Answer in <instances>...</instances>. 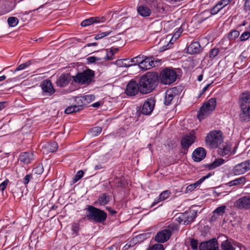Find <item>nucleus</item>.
<instances>
[{"label": "nucleus", "mask_w": 250, "mask_h": 250, "mask_svg": "<svg viewBox=\"0 0 250 250\" xmlns=\"http://www.w3.org/2000/svg\"><path fill=\"white\" fill-rule=\"evenodd\" d=\"M158 76L156 73L148 72L140 79V91L145 94L151 92L157 86Z\"/></svg>", "instance_id": "obj_1"}, {"label": "nucleus", "mask_w": 250, "mask_h": 250, "mask_svg": "<svg viewBox=\"0 0 250 250\" xmlns=\"http://www.w3.org/2000/svg\"><path fill=\"white\" fill-rule=\"evenodd\" d=\"M239 106L240 120L242 121H250V93H243L240 97Z\"/></svg>", "instance_id": "obj_2"}, {"label": "nucleus", "mask_w": 250, "mask_h": 250, "mask_svg": "<svg viewBox=\"0 0 250 250\" xmlns=\"http://www.w3.org/2000/svg\"><path fill=\"white\" fill-rule=\"evenodd\" d=\"M86 209L88 212L86 217L90 221L103 223L107 218V213L104 211L91 205L87 206Z\"/></svg>", "instance_id": "obj_3"}, {"label": "nucleus", "mask_w": 250, "mask_h": 250, "mask_svg": "<svg viewBox=\"0 0 250 250\" xmlns=\"http://www.w3.org/2000/svg\"><path fill=\"white\" fill-rule=\"evenodd\" d=\"M223 140L222 132L219 130H214L207 134L205 138V143L210 148H216L223 143Z\"/></svg>", "instance_id": "obj_4"}, {"label": "nucleus", "mask_w": 250, "mask_h": 250, "mask_svg": "<svg viewBox=\"0 0 250 250\" xmlns=\"http://www.w3.org/2000/svg\"><path fill=\"white\" fill-rule=\"evenodd\" d=\"M216 106V99H210L201 107L197 114L198 118L200 120H202L208 117L215 109Z\"/></svg>", "instance_id": "obj_5"}, {"label": "nucleus", "mask_w": 250, "mask_h": 250, "mask_svg": "<svg viewBox=\"0 0 250 250\" xmlns=\"http://www.w3.org/2000/svg\"><path fill=\"white\" fill-rule=\"evenodd\" d=\"M177 74L173 69L166 68L162 70L160 73V80L164 84L169 85L173 83L177 79Z\"/></svg>", "instance_id": "obj_6"}, {"label": "nucleus", "mask_w": 250, "mask_h": 250, "mask_svg": "<svg viewBox=\"0 0 250 250\" xmlns=\"http://www.w3.org/2000/svg\"><path fill=\"white\" fill-rule=\"evenodd\" d=\"M94 77V71L87 69L83 72L79 73L75 76H73V81L79 84H89Z\"/></svg>", "instance_id": "obj_7"}, {"label": "nucleus", "mask_w": 250, "mask_h": 250, "mask_svg": "<svg viewBox=\"0 0 250 250\" xmlns=\"http://www.w3.org/2000/svg\"><path fill=\"white\" fill-rule=\"evenodd\" d=\"M197 211L195 210H189L184 213H180L175 218V221L179 224H188L193 222L196 217Z\"/></svg>", "instance_id": "obj_8"}, {"label": "nucleus", "mask_w": 250, "mask_h": 250, "mask_svg": "<svg viewBox=\"0 0 250 250\" xmlns=\"http://www.w3.org/2000/svg\"><path fill=\"white\" fill-rule=\"evenodd\" d=\"M195 132L192 130L188 134L184 135L181 139V146L184 153H187L188 148L195 142L196 136Z\"/></svg>", "instance_id": "obj_9"}, {"label": "nucleus", "mask_w": 250, "mask_h": 250, "mask_svg": "<svg viewBox=\"0 0 250 250\" xmlns=\"http://www.w3.org/2000/svg\"><path fill=\"white\" fill-rule=\"evenodd\" d=\"M42 89V94L44 97H50L53 95L56 92L51 82L49 80L43 81L40 84Z\"/></svg>", "instance_id": "obj_10"}, {"label": "nucleus", "mask_w": 250, "mask_h": 250, "mask_svg": "<svg viewBox=\"0 0 250 250\" xmlns=\"http://www.w3.org/2000/svg\"><path fill=\"white\" fill-rule=\"evenodd\" d=\"M155 105L154 98L150 97L145 100L141 110V112L145 115H150L153 111Z\"/></svg>", "instance_id": "obj_11"}, {"label": "nucleus", "mask_w": 250, "mask_h": 250, "mask_svg": "<svg viewBox=\"0 0 250 250\" xmlns=\"http://www.w3.org/2000/svg\"><path fill=\"white\" fill-rule=\"evenodd\" d=\"M221 247L222 250H244V248L231 239L223 241Z\"/></svg>", "instance_id": "obj_12"}, {"label": "nucleus", "mask_w": 250, "mask_h": 250, "mask_svg": "<svg viewBox=\"0 0 250 250\" xmlns=\"http://www.w3.org/2000/svg\"><path fill=\"white\" fill-rule=\"evenodd\" d=\"M219 244L215 239H212L208 242H202L199 246L200 250H220L218 248Z\"/></svg>", "instance_id": "obj_13"}, {"label": "nucleus", "mask_w": 250, "mask_h": 250, "mask_svg": "<svg viewBox=\"0 0 250 250\" xmlns=\"http://www.w3.org/2000/svg\"><path fill=\"white\" fill-rule=\"evenodd\" d=\"M139 91H140V87L135 81H131L126 86L125 93L128 96H135L138 94Z\"/></svg>", "instance_id": "obj_14"}, {"label": "nucleus", "mask_w": 250, "mask_h": 250, "mask_svg": "<svg viewBox=\"0 0 250 250\" xmlns=\"http://www.w3.org/2000/svg\"><path fill=\"white\" fill-rule=\"evenodd\" d=\"M171 236L168 229H165L157 233L155 236V240L158 243H165L169 239Z\"/></svg>", "instance_id": "obj_15"}, {"label": "nucleus", "mask_w": 250, "mask_h": 250, "mask_svg": "<svg viewBox=\"0 0 250 250\" xmlns=\"http://www.w3.org/2000/svg\"><path fill=\"white\" fill-rule=\"evenodd\" d=\"M72 79H73V77L69 74H62L57 79L56 84L58 87H65L69 84Z\"/></svg>", "instance_id": "obj_16"}, {"label": "nucleus", "mask_w": 250, "mask_h": 250, "mask_svg": "<svg viewBox=\"0 0 250 250\" xmlns=\"http://www.w3.org/2000/svg\"><path fill=\"white\" fill-rule=\"evenodd\" d=\"M206 150L204 148L198 147L193 151L192 154V159L195 162H199L206 157Z\"/></svg>", "instance_id": "obj_17"}, {"label": "nucleus", "mask_w": 250, "mask_h": 250, "mask_svg": "<svg viewBox=\"0 0 250 250\" xmlns=\"http://www.w3.org/2000/svg\"><path fill=\"white\" fill-rule=\"evenodd\" d=\"M236 206L240 208L250 209V194L243 196L236 201Z\"/></svg>", "instance_id": "obj_18"}, {"label": "nucleus", "mask_w": 250, "mask_h": 250, "mask_svg": "<svg viewBox=\"0 0 250 250\" xmlns=\"http://www.w3.org/2000/svg\"><path fill=\"white\" fill-rule=\"evenodd\" d=\"M217 148V153L221 156L234 154V153L231 152V145L230 143H225L221 144Z\"/></svg>", "instance_id": "obj_19"}, {"label": "nucleus", "mask_w": 250, "mask_h": 250, "mask_svg": "<svg viewBox=\"0 0 250 250\" xmlns=\"http://www.w3.org/2000/svg\"><path fill=\"white\" fill-rule=\"evenodd\" d=\"M106 21V18L105 17H91L89 19H87L86 20H83L82 22L81 25L82 26L85 27L87 26H89L93 23H99L101 22H104Z\"/></svg>", "instance_id": "obj_20"}, {"label": "nucleus", "mask_w": 250, "mask_h": 250, "mask_svg": "<svg viewBox=\"0 0 250 250\" xmlns=\"http://www.w3.org/2000/svg\"><path fill=\"white\" fill-rule=\"evenodd\" d=\"M248 171L249 170L246 161L236 165L232 169V173L234 175L243 174Z\"/></svg>", "instance_id": "obj_21"}, {"label": "nucleus", "mask_w": 250, "mask_h": 250, "mask_svg": "<svg viewBox=\"0 0 250 250\" xmlns=\"http://www.w3.org/2000/svg\"><path fill=\"white\" fill-rule=\"evenodd\" d=\"M35 158L34 155L32 152H24L21 153L19 157V160L24 164H28Z\"/></svg>", "instance_id": "obj_22"}, {"label": "nucleus", "mask_w": 250, "mask_h": 250, "mask_svg": "<svg viewBox=\"0 0 250 250\" xmlns=\"http://www.w3.org/2000/svg\"><path fill=\"white\" fill-rule=\"evenodd\" d=\"M58 144L55 142L46 143L42 146L43 153L55 152L58 149Z\"/></svg>", "instance_id": "obj_23"}, {"label": "nucleus", "mask_w": 250, "mask_h": 250, "mask_svg": "<svg viewBox=\"0 0 250 250\" xmlns=\"http://www.w3.org/2000/svg\"><path fill=\"white\" fill-rule=\"evenodd\" d=\"M212 175V173L210 172L206 176H204L200 178L195 183L190 184V185L188 186L186 188L185 192L188 193L189 191L191 192L193 191L195 188L200 186L206 179L210 177Z\"/></svg>", "instance_id": "obj_24"}, {"label": "nucleus", "mask_w": 250, "mask_h": 250, "mask_svg": "<svg viewBox=\"0 0 250 250\" xmlns=\"http://www.w3.org/2000/svg\"><path fill=\"white\" fill-rule=\"evenodd\" d=\"M183 26H184V25L182 24L181 26L180 27H179L178 28H176L175 29L176 31L174 33V34H173V37L171 38V39L169 40L168 42H167L168 43H167V44L166 46L164 45L162 47L161 49H162V51H164V50H167V49H169V48L171 47V45L172 44V41L173 40V39L174 38L175 40H176L177 38H178L179 37V36H180L181 34L183 31Z\"/></svg>", "instance_id": "obj_25"}, {"label": "nucleus", "mask_w": 250, "mask_h": 250, "mask_svg": "<svg viewBox=\"0 0 250 250\" xmlns=\"http://www.w3.org/2000/svg\"><path fill=\"white\" fill-rule=\"evenodd\" d=\"M154 62L151 58H146L142 59L140 64V68L143 70L149 69L151 67L154 66Z\"/></svg>", "instance_id": "obj_26"}, {"label": "nucleus", "mask_w": 250, "mask_h": 250, "mask_svg": "<svg viewBox=\"0 0 250 250\" xmlns=\"http://www.w3.org/2000/svg\"><path fill=\"white\" fill-rule=\"evenodd\" d=\"M202 50L199 42H194L190 43L187 49V52L189 54H195L200 53Z\"/></svg>", "instance_id": "obj_27"}, {"label": "nucleus", "mask_w": 250, "mask_h": 250, "mask_svg": "<svg viewBox=\"0 0 250 250\" xmlns=\"http://www.w3.org/2000/svg\"><path fill=\"white\" fill-rule=\"evenodd\" d=\"M175 91V88H173L167 90L165 93V104L166 105H168L171 104L172 101L176 96Z\"/></svg>", "instance_id": "obj_28"}, {"label": "nucleus", "mask_w": 250, "mask_h": 250, "mask_svg": "<svg viewBox=\"0 0 250 250\" xmlns=\"http://www.w3.org/2000/svg\"><path fill=\"white\" fill-rule=\"evenodd\" d=\"M111 199V196L106 193H102L99 195L98 201L94 203V205L98 203L101 206H105L110 201Z\"/></svg>", "instance_id": "obj_29"}, {"label": "nucleus", "mask_w": 250, "mask_h": 250, "mask_svg": "<svg viewBox=\"0 0 250 250\" xmlns=\"http://www.w3.org/2000/svg\"><path fill=\"white\" fill-rule=\"evenodd\" d=\"M137 10L139 14L144 17H148L151 13V9L147 6L144 5L138 6Z\"/></svg>", "instance_id": "obj_30"}, {"label": "nucleus", "mask_w": 250, "mask_h": 250, "mask_svg": "<svg viewBox=\"0 0 250 250\" xmlns=\"http://www.w3.org/2000/svg\"><path fill=\"white\" fill-rule=\"evenodd\" d=\"M170 194L169 190H166L163 191L159 196L155 199L154 201L152 204V206H153L158 203L159 202L165 200L168 198Z\"/></svg>", "instance_id": "obj_31"}, {"label": "nucleus", "mask_w": 250, "mask_h": 250, "mask_svg": "<svg viewBox=\"0 0 250 250\" xmlns=\"http://www.w3.org/2000/svg\"><path fill=\"white\" fill-rule=\"evenodd\" d=\"M225 162L226 161L222 158L216 159L211 164H208L207 165V167L210 170L213 169L222 165L225 163Z\"/></svg>", "instance_id": "obj_32"}, {"label": "nucleus", "mask_w": 250, "mask_h": 250, "mask_svg": "<svg viewBox=\"0 0 250 250\" xmlns=\"http://www.w3.org/2000/svg\"><path fill=\"white\" fill-rule=\"evenodd\" d=\"M226 206H222L218 207L213 211V215L212 217V220L214 218V220L217 218L218 216H222L225 212Z\"/></svg>", "instance_id": "obj_33"}, {"label": "nucleus", "mask_w": 250, "mask_h": 250, "mask_svg": "<svg viewBox=\"0 0 250 250\" xmlns=\"http://www.w3.org/2000/svg\"><path fill=\"white\" fill-rule=\"evenodd\" d=\"M246 182V178L245 177H240L233 180L229 182L228 185L229 187L244 184Z\"/></svg>", "instance_id": "obj_34"}, {"label": "nucleus", "mask_w": 250, "mask_h": 250, "mask_svg": "<svg viewBox=\"0 0 250 250\" xmlns=\"http://www.w3.org/2000/svg\"><path fill=\"white\" fill-rule=\"evenodd\" d=\"M75 105L79 108L80 110L83 109L84 105H86L85 103V100L83 96H77L75 97Z\"/></svg>", "instance_id": "obj_35"}, {"label": "nucleus", "mask_w": 250, "mask_h": 250, "mask_svg": "<svg viewBox=\"0 0 250 250\" xmlns=\"http://www.w3.org/2000/svg\"><path fill=\"white\" fill-rule=\"evenodd\" d=\"M166 229H168V230L170 231L171 235L172 234V233H174L179 229V225L175 223L172 222L170 224H169L168 225H167L166 227Z\"/></svg>", "instance_id": "obj_36"}, {"label": "nucleus", "mask_w": 250, "mask_h": 250, "mask_svg": "<svg viewBox=\"0 0 250 250\" xmlns=\"http://www.w3.org/2000/svg\"><path fill=\"white\" fill-rule=\"evenodd\" d=\"M144 56H141L140 55L133 58V59L129 60V63L131 64V66L135 65L138 64L139 67H140V64H141L142 59Z\"/></svg>", "instance_id": "obj_37"}, {"label": "nucleus", "mask_w": 250, "mask_h": 250, "mask_svg": "<svg viewBox=\"0 0 250 250\" xmlns=\"http://www.w3.org/2000/svg\"><path fill=\"white\" fill-rule=\"evenodd\" d=\"M117 64L120 67H129L131 64L129 63V59H123L118 60L116 62Z\"/></svg>", "instance_id": "obj_38"}, {"label": "nucleus", "mask_w": 250, "mask_h": 250, "mask_svg": "<svg viewBox=\"0 0 250 250\" xmlns=\"http://www.w3.org/2000/svg\"><path fill=\"white\" fill-rule=\"evenodd\" d=\"M79 111H80L79 108L75 104H74L67 107L65 109L64 112L66 114H69Z\"/></svg>", "instance_id": "obj_39"}, {"label": "nucleus", "mask_w": 250, "mask_h": 250, "mask_svg": "<svg viewBox=\"0 0 250 250\" xmlns=\"http://www.w3.org/2000/svg\"><path fill=\"white\" fill-rule=\"evenodd\" d=\"M35 61L34 60H29L25 63H23L20 65L18 66V67L16 69L15 71H19L24 69L25 68L28 67L30 65H31Z\"/></svg>", "instance_id": "obj_40"}, {"label": "nucleus", "mask_w": 250, "mask_h": 250, "mask_svg": "<svg viewBox=\"0 0 250 250\" xmlns=\"http://www.w3.org/2000/svg\"><path fill=\"white\" fill-rule=\"evenodd\" d=\"M7 22L10 27H15L19 23V20L17 17H11L7 20Z\"/></svg>", "instance_id": "obj_41"}, {"label": "nucleus", "mask_w": 250, "mask_h": 250, "mask_svg": "<svg viewBox=\"0 0 250 250\" xmlns=\"http://www.w3.org/2000/svg\"><path fill=\"white\" fill-rule=\"evenodd\" d=\"M239 32L237 30H232L228 34V38L229 41H234L239 36Z\"/></svg>", "instance_id": "obj_42"}, {"label": "nucleus", "mask_w": 250, "mask_h": 250, "mask_svg": "<svg viewBox=\"0 0 250 250\" xmlns=\"http://www.w3.org/2000/svg\"><path fill=\"white\" fill-rule=\"evenodd\" d=\"M219 52L220 50L217 48L214 47L211 49L209 52V58L211 60L214 59L215 57H216L218 56Z\"/></svg>", "instance_id": "obj_43"}, {"label": "nucleus", "mask_w": 250, "mask_h": 250, "mask_svg": "<svg viewBox=\"0 0 250 250\" xmlns=\"http://www.w3.org/2000/svg\"><path fill=\"white\" fill-rule=\"evenodd\" d=\"M146 250H164V246L159 243L149 246Z\"/></svg>", "instance_id": "obj_44"}, {"label": "nucleus", "mask_w": 250, "mask_h": 250, "mask_svg": "<svg viewBox=\"0 0 250 250\" xmlns=\"http://www.w3.org/2000/svg\"><path fill=\"white\" fill-rule=\"evenodd\" d=\"M102 131V128L100 126H96L92 128L90 130V133L93 136H98Z\"/></svg>", "instance_id": "obj_45"}, {"label": "nucleus", "mask_w": 250, "mask_h": 250, "mask_svg": "<svg viewBox=\"0 0 250 250\" xmlns=\"http://www.w3.org/2000/svg\"><path fill=\"white\" fill-rule=\"evenodd\" d=\"M87 61L88 63H92L96 62H99L102 60V58L95 56H90L88 57Z\"/></svg>", "instance_id": "obj_46"}, {"label": "nucleus", "mask_w": 250, "mask_h": 250, "mask_svg": "<svg viewBox=\"0 0 250 250\" xmlns=\"http://www.w3.org/2000/svg\"><path fill=\"white\" fill-rule=\"evenodd\" d=\"M84 172L83 170H79L77 172L76 175L74 177L73 182V183H76L77 181H78L80 179H81L83 176Z\"/></svg>", "instance_id": "obj_47"}, {"label": "nucleus", "mask_w": 250, "mask_h": 250, "mask_svg": "<svg viewBox=\"0 0 250 250\" xmlns=\"http://www.w3.org/2000/svg\"><path fill=\"white\" fill-rule=\"evenodd\" d=\"M222 6H221L218 3L215 5L211 10L212 14L215 15L217 14L222 9Z\"/></svg>", "instance_id": "obj_48"}, {"label": "nucleus", "mask_w": 250, "mask_h": 250, "mask_svg": "<svg viewBox=\"0 0 250 250\" xmlns=\"http://www.w3.org/2000/svg\"><path fill=\"white\" fill-rule=\"evenodd\" d=\"M84 99L85 100V103L86 105L93 101L95 97L93 95H87L85 96H83Z\"/></svg>", "instance_id": "obj_49"}, {"label": "nucleus", "mask_w": 250, "mask_h": 250, "mask_svg": "<svg viewBox=\"0 0 250 250\" xmlns=\"http://www.w3.org/2000/svg\"><path fill=\"white\" fill-rule=\"evenodd\" d=\"M33 179L32 174H29L26 175L23 179L22 183L24 185H26L29 183L30 181Z\"/></svg>", "instance_id": "obj_50"}, {"label": "nucleus", "mask_w": 250, "mask_h": 250, "mask_svg": "<svg viewBox=\"0 0 250 250\" xmlns=\"http://www.w3.org/2000/svg\"><path fill=\"white\" fill-rule=\"evenodd\" d=\"M250 37V33L248 31L244 32L240 36V40L241 41H245L248 39Z\"/></svg>", "instance_id": "obj_51"}, {"label": "nucleus", "mask_w": 250, "mask_h": 250, "mask_svg": "<svg viewBox=\"0 0 250 250\" xmlns=\"http://www.w3.org/2000/svg\"><path fill=\"white\" fill-rule=\"evenodd\" d=\"M80 225L77 223H74L72 225V230L76 235H77L78 231L79 230Z\"/></svg>", "instance_id": "obj_52"}, {"label": "nucleus", "mask_w": 250, "mask_h": 250, "mask_svg": "<svg viewBox=\"0 0 250 250\" xmlns=\"http://www.w3.org/2000/svg\"><path fill=\"white\" fill-rule=\"evenodd\" d=\"M190 246L193 250H196L198 248V242L197 240L192 239L190 242Z\"/></svg>", "instance_id": "obj_53"}, {"label": "nucleus", "mask_w": 250, "mask_h": 250, "mask_svg": "<svg viewBox=\"0 0 250 250\" xmlns=\"http://www.w3.org/2000/svg\"><path fill=\"white\" fill-rule=\"evenodd\" d=\"M8 183V180L6 179L4 180L1 184H0V190L3 191L6 188Z\"/></svg>", "instance_id": "obj_54"}, {"label": "nucleus", "mask_w": 250, "mask_h": 250, "mask_svg": "<svg viewBox=\"0 0 250 250\" xmlns=\"http://www.w3.org/2000/svg\"><path fill=\"white\" fill-rule=\"evenodd\" d=\"M230 1L229 0H221L218 2V3L222 6L223 8L228 5Z\"/></svg>", "instance_id": "obj_55"}, {"label": "nucleus", "mask_w": 250, "mask_h": 250, "mask_svg": "<svg viewBox=\"0 0 250 250\" xmlns=\"http://www.w3.org/2000/svg\"><path fill=\"white\" fill-rule=\"evenodd\" d=\"M145 236H146V234H142L138 235L135 238H133L132 239V240L134 242H135L136 240H139V239H146Z\"/></svg>", "instance_id": "obj_56"}, {"label": "nucleus", "mask_w": 250, "mask_h": 250, "mask_svg": "<svg viewBox=\"0 0 250 250\" xmlns=\"http://www.w3.org/2000/svg\"><path fill=\"white\" fill-rule=\"evenodd\" d=\"M211 83H208L207 84L202 90V91L200 92L198 97H200L202 95H203L206 90L208 89V88L209 87V86L211 85Z\"/></svg>", "instance_id": "obj_57"}, {"label": "nucleus", "mask_w": 250, "mask_h": 250, "mask_svg": "<svg viewBox=\"0 0 250 250\" xmlns=\"http://www.w3.org/2000/svg\"><path fill=\"white\" fill-rule=\"evenodd\" d=\"M244 6L246 10H250V0H245Z\"/></svg>", "instance_id": "obj_58"}, {"label": "nucleus", "mask_w": 250, "mask_h": 250, "mask_svg": "<svg viewBox=\"0 0 250 250\" xmlns=\"http://www.w3.org/2000/svg\"><path fill=\"white\" fill-rule=\"evenodd\" d=\"M112 31H107L105 32H100L99 33L100 35H101V36H102V38L106 37L108 36L109 34H110L112 33Z\"/></svg>", "instance_id": "obj_59"}, {"label": "nucleus", "mask_w": 250, "mask_h": 250, "mask_svg": "<svg viewBox=\"0 0 250 250\" xmlns=\"http://www.w3.org/2000/svg\"><path fill=\"white\" fill-rule=\"evenodd\" d=\"M37 172L39 174L42 173L43 171V167L42 166H39L36 168Z\"/></svg>", "instance_id": "obj_60"}, {"label": "nucleus", "mask_w": 250, "mask_h": 250, "mask_svg": "<svg viewBox=\"0 0 250 250\" xmlns=\"http://www.w3.org/2000/svg\"><path fill=\"white\" fill-rule=\"evenodd\" d=\"M106 209L109 211L111 214L113 215L116 213V211L112 209L109 207H106Z\"/></svg>", "instance_id": "obj_61"}, {"label": "nucleus", "mask_w": 250, "mask_h": 250, "mask_svg": "<svg viewBox=\"0 0 250 250\" xmlns=\"http://www.w3.org/2000/svg\"><path fill=\"white\" fill-rule=\"evenodd\" d=\"M100 106V103L99 102H96L92 104V106L93 107H99Z\"/></svg>", "instance_id": "obj_62"}, {"label": "nucleus", "mask_w": 250, "mask_h": 250, "mask_svg": "<svg viewBox=\"0 0 250 250\" xmlns=\"http://www.w3.org/2000/svg\"><path fill=\"white\" fill-rule=\"evenodd\" d=\"M95 40H100V39H102V36H101V35H100L99 33L97 34V35H95Z\"/></svg>", "instance_id": "obj_63"}, {"label": "nucleus", "mask_w": 250, "mask_h": 250, "mask_svg": "<svg viewBox=\"0 0 250 250\" xmlns=\"http://www.w3.org/2000/svg\"><path fill=\"white\" fill-rule=\"evenodd\" d=\"M249 170H250V159L245 161Z\"/></svg>", "instance_id": "obj_64"}]
</instances>
